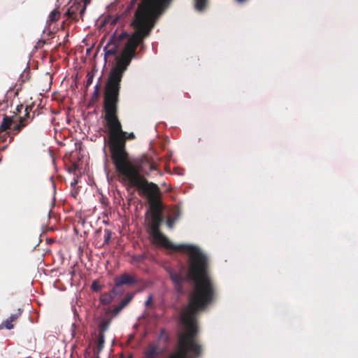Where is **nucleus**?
Returning <instances> with one entry per match:
<instances>
[{
	"label": "nucleus",
	"instance_id": "f257e3e1",
	"mask_svg": "<svg viewBox=\"0 0 358 358\" xmlns=\"http://www.w3.org/2000/svg\"><path fill=\"white\" fill-rule=\"evenodd\" d=\"M150 235L152 238V243L157 245L173 251L187 252L189 254V270L187 277L183 275L184 267L178 272H170V278L177 292H182L183 283L187 278L192 280L194 285L189 295V303L181 313V320L185 327V331L178 337L176 351L171 353L168 358H199L202 354V346L196 338L199 331L196 315L210 305L217 296L215 284L209 274L207 257L195 245H175L168 238L173 248H166L155 242L154 237ZM162 352L157 343H150L143 351V358H159Z\"/></svg>",
	"mask_w": 358,
	"mask_h": 358
},
{
	"label": "nucleus",
	"instance_id": "f03ea898",
	"mask_svg": "<svg viewBox=\"0 0 358 358\" xmlns=\"http://www.w3.org/2000/svg\"><path fill=\"white\" fill-rule=\"evenodd\" d=\"M118 88L117 82L108 85L105 96L104 119L109 129L108 148L111 160L116 171L131 186L135 187L146 196L149 209L145 213L148 227L155 242L166 248H173L160 230L164 222V205L160 199L161 192L158 185L148 182L141 173L147 174L149 171L156 169L151 158L143 155L131 160L129 154L124 148V133L118 118Z\"/></svg>",
	"mask_w": 358,
	"mask_h": 358
},
{
	"label": "nucleus",
	"instance_id": "7ed1b4c3",
	"mask_svg": "<svg viewBox=\"0 0 358 358\" xmlns=\"http://www.w3.org/2000/svg\"><path fill=\"white\" fill-rule=\"evenodd\" d=\"M137 9L136 10L134 15L133 20L131 22V25L134 27V31L131 35H129L127 32L123 31L118 36H113L108 42L106 45L103 48L104 59H107L109 57L115 56L119 50V48L121 43L127 40L124 47L121 52L120 57H116L115 65L110 69L106 85L103 92V108L104 109L105 96L108 85L113 83V82H117L119 84L118 88V103L120 102V93L121 90V82L124 72L127 71L129 66L131 59L136 57L137 47L143 43V40L148 36H145L142 40H140L139 36H135L136 32L138 31V28L134 24L136 20Z\"/></svg>",
	"mask_w": 358,
	"mask_h": 358
},
{
	"label": "nucleus",
	"instance_id": "20e7f679",
	"mask_svg": "<svg viewBox=\"0 0 358 358\" xmlns=\"http://www.w3.org/2000/svg\"><path fill=\"white\" fill-rule=\"evenodd\" d=\"M171 0H131L124 13L117 15L110 22L111 24H115L120 19L129 15L131 10L137 4V12L134 24L138 28L135 36H139L140 40L145 36H150L152 29L154 28L156 22L162 14L164 8L169 4ZM243 2L245 0H237ZM196 8L202 10L206 6V0H195Z\"/></svg>",
	"mask_w": 358,
	"mask_h": 358
},
{
	"label": "nucleus",
	"instance_id": "39448f33",
	"mask_svg": "<svg viewBox=\"0 0 358 358\" xmlns=\"http://www.w3.org/2000/svg\"><path fill=\"white\" fill-rule=\"evenodd\" d=\"M133 297V294H127V296L120 302V303L115 306L113 310H110V308H105L101 312L98 318V327L99 332L104 333L108 330L110 325L113 317L117 316L120 312L131 302Z\"/></svg>",
	"mask_w": 358,
	"mask_h": 358
},
{
	"label": "nucleus",
	"instance_id": "423d86ee",
	"mask_svg": "<svg viewBox=\"0 0 358 358\" xmlns=\"http://www.w3.org/2000/svg\"><path fill=\"white\" fill-rule=\"evenodd\" d=\"M85 6H83V2H75L67 9L65 15L72 21L77 22L78 20V15L82 17L85 12Z\"/></svg>",
	"mask_w": 358,
	"mask_h": 358
},
{
	"label": "nucleus",
	"instance_id": "0eeeda50",
	"mask_svg": "<svg viewBox=\"0 0 358 358\" xmlns=\"http://www.w3.org/2000/svg\"><path fill=\"white\" fill-rule=\"evenodd\" d=\"M115 287L116 289L117 287L126 285H131L137 282V279L135 275H129L128 273H123L119 276H116L114 278Z\"/></svg>",
	"mask_w": 358,
	"mask_h": 358
},
{
	"label": "nucleus",
	"instance_id": "6e6552de",
	"mask_svg": "<svg viewBox=\"0 0 358 358\" xmlns=\"http://www.w3.org/2000/svg\"><path fill=\"white\" fill-rule=\"evenodd\" d=\"M117 294V289L115 287H113L110 292H105L102 294L100 296V301L103 305H108L110 304L114 298V295Z\"/></svg>",
	"mask_w": 358,
	"mask_h": 358
},
{
	"label": "nucleus",
	"instance_id": "1a4fd4ad",
	"mask_svg": "<svg viewBox=\"0 0 358 358\" xmlns=\"http://www.w3.org/2000/svg\"><path fill=\"white\" fill-rule=\"evenodd\" d=\"M104 346V333L99 332L98 342L96 348V358H100L99 354L101 352Z\"/></svg>",
	"mask_w": 358,
	"mask_h": 358
},
{
	"label": "nucleus",
	"instance_id": "9d476101",
	"mask_svg": "<svg viewBox=\"0 0 358 358\" xmlns=\"http://www.w3.org/2000/svg\"><path fill=\"white\" fill-rule=\"evenodd\" d=\"M60 17V13L58 10H53L49 15L48 22L52 23L57 22Z\"/></svg>",
	"mask_w": 358,
	"mask_h": 358
},
{
	"label": "nucleus",
	"instance_id": "9b49d317",
	"mask_svg": "<svg viewBox=\"0 0 358 358\" xmlns=\"http://www.w3.org/2000/svg\"><path fill=\"white\" fill-rule=\"evenodd\" d=\"M99 95H100V87H99V84H96L94 87V91L91 96V101L96 102L98 100Z\"/></svg>",
	"mask_w": 358,
	"mask_h": 358
},
{
	"label": "nucleus",
	"instance_id": "f8f14e48",
	"mask_svg": "<svg viewBox=\"0 0 358 358\" xmlns=\"http://www.w3.org/2000/svg\"><path fill=\"white\" fill-rule=\"evenodd\" d=\"M171 213H172V215L171 217L172 218H173L174 220H176V221L180 218V217L181 215V210H180V208H178V206H175L172 209Z\"/></svg>",
	"mask_w": 358,
	"mask_h": 358
},
{
	"label": "nucleus",
	"instance_id": "ddd939ff",
	"mask_svg": "<svg viewBox=\"0 0 358 358\" xmlns=\"http://www.w3.org/2000/svg\"><path fill=\"white\" fill-rule=\"evenodd\" d=\"M111 231L109 229H105L104 231V241L103 245H108L111 239Z\"/></svg>",
	"mask_w": 358,
	"mask_h": 358
},
{
	"label": "nucleus",
	"instance_id": "4468645a",
	"mask_svg": "<svg viewBox=\"0 0 358 358\" xmlns=\"http://www.w3.org/2000/svg\"><path fill=\"white\" fill-rule=\"evenodd\" d=\"M13 322L10 321L9 319H6L5 321L2 322L0 325L1 328H6L8 330L13 329L14 326L12 324Z\"/></svg>",
	"mask_w": 358,
	"mask_h": 358
},
{
	"label": "nucleus",
	"instance_id": "2eb2a0df",
	"mask_svg": "<svg viewBox=\"0 0 358 358\" xmlns=\"http://www.w3.org/2000/svg\"><path fill=\"white\" fill-rule=\"evenodd\" d=\"M22 310L19 308L15 313L12 314L8 319L11 322H14L22 315Z\"/></svg>",
	"mask_w": 358,
	"mask_h": 358
},
{
	"label": "nucleus",
	"instance_id": "dca6fc26",
	"mask_svg": "<svg viewBox=\"0 0 358 358\" xmlns=\"http://www.w3.org/2000/svg\"><path fill=\"white\" fill-rule=\"evenodd\" d=\"M122 133H124V138L125 139L124 140V148L126 149V141L127 139H134L135 138V135L134 133H130V134H127L126 131H124L122 129Z\"/></svg>",
	"mask_w": 358,
	"mask_h": 358
},
{
	"label": "nucleus",
	"instance_id": "f3484780",
	"mask_svg": "<svg viewBox=\"0 0 358 358\" xmlns=\"http://www.w3.org/2000/svg\"><path fill=\"white\" fill-rule=\"evenodd\" d=\"M176 222V220H174L173 218H172L171 217H167V219L166 220V225L169 229L173 228Z\"/></svg>",
	"mask_w": 358,
	"mask_h": 358
},
{
	"label": "nucleus",
	"instance_id": "a211bd4d",
	"mask_svg": "<svg viewBox=\"0 0 358 358\" xmlns=\"http://www.w3.org/2000/svg\"><path fill=\"white\" fill-rule=\"evenodd\" d=\"M91 288L95 292H99L101 289V285H100L96 281H94L92 283Z\"/></svg>",
	"mask_w": 358,
	"mask_h": 358
},
{
	"label": "nucleus",
	"instance_id": "6ab92c4d",
	"mask_svg": "<svg viewBox=\"0 0 358 358\" xmlns=\"http://www.w3.org/2000/svg\"><path fill=\"white\" fill-rule=\"evenodd\" d=\"M152 296L151 295H150V296L148 297V299H147V300L145 301V306L146 307H148V306H150V304L152 303Z\"/></svg>",
	"mask_w": 358,
	"mask_h": 358
},
{
	"label": "nucleus",
	"instance_id": "aec40b11",
	"mask_svg": "<svg viewBox=\"0 0 358 358\" xmlns=\"http://www.w3.org/2000/svg\"><path fill=\"white\" fill-rule=\"evenodd\" d=\"M93 80V76H90V74H87V79L86 82L87 87L90 86Z\"/></svg>",
	"mask_w": 358,
	"mask_h": 358
},
{
	"label": "nucleus",
	"instance_id": "412c9836",
	"mask_svg": "<svg viewBox=\"0 0 358 358\" xmlns=\"http://www.w3.org/2000/svg\"><path fill=\"white\" fill-rule=\"evenodd\" d=\"M90 2H91V0H83V6H86L87 4L90 3Z\"/></svg>",
	"mask_w": 358,
	"mask_h": 358
},
{
	"label": "nucleus",
	"instance_id": "4be33fe9",
	"mask_svg": "<svg viewBox=\"0 0 358 358\" xmlns=\"http://www.w3.org/2000/svg\"><path fill=\"white\" fill-rule=\"evenodd\" d=\"M7 145H3L1 148L2 150H4L6 148Z\"/></svg>",
	"mask_w": 358,
	"mask_h": 358
},
{
	"label": "nucleus",
	"instance_id": "5701e85b",
	"mask_svg": "<svg viewBox=\"0 0 358 358\" xmlns=\"http://www.w3.org/2000/svg\"><path fill=\"white\" fill-rule=\"evenodd\" d=\"M164 330H162V331H161L160 337H162V336H163V334H164Z\"/></svg>",
	"mask_w": 358,
	"mask_h": 358
},
{
	"label": "nucleus",
	"instance_id": "b1692460",
	"mask_svg": "<svg viewBox=\"0 0 358 358\" xmlns=\"http://www.w3.org/2000/svg\"><path fill=\"white\" fill-rule=\"evenodd\" d=\"M13 136L10 138L9 143H10L13 141Z\"/></svg>",
	"mask_w": 358,
	"mask_h": 358
},
{
	"label": "nucleus",
	"instance_id": "393cba45",
	"mask_svg": "<svg viewBox=\"0 0 358 358\" xmlns=\"http://www.w3.org/2000/svg\"><path fill=\"white\" fill-rule=\"evenodd\" d=\"M129 358H131V357H129Z\"/></svg>",
	"mask_w": 358,
	"mask_h": 358
}]
</instances>
